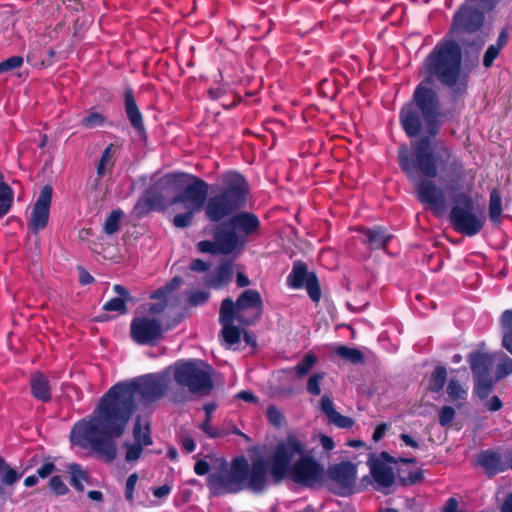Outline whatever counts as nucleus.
Wrapping results in <instances>:
<instances>
[{"instance_id": "11", "label": "nucleus", "mask_w": 512, "mask_h": 512, "mask_svg": "<svg viewBox=\"0 0 512 512\" xmlns=\"http://www.w3.org/2000/svg\"><path fill=\"white\" fill-rule=\"evenodd\" d=\"M162 334V324L154 317L136 316L131 321V338L140 345L154 343L162 337Z\"/></svg>"}, {"instance_id": "22", "label": "nucleus", "mask_w": 512, "mask_h": 512, "mask_svg": "<svg viewBox=\"0 0 512 512\" xmlns=\"http://www.w3.org/2000/svg\"><path fill=\"white\" fill-rule=\"evenodd\" d=\"M230 225L245 234H252L259 227L258 218L250 213H240L232 217L229 221Z\"/></svg>"}, {"instance_id": "6", "label": "nucleus", "mask_w": 512, "mask_h": 512, "mask_svg": "<svg viewBox=\"0 0 512 512\" xmlns=\"http://www.w3.org/2000/svg\"><path fill=\"white\" fill-rule=\"evenodd\" d=\"M223 187L210 195L205 207L208 220L218 222L245 206L248 186L242 175L226 173L222 177Z\"/></svg>"}, {"instance_id": "21", "label": "nucleus", "mask_w": 512, "mask_h": 512, "mask_svg": "<svg viewBox=\"0 0 512 512\" xmlns=\"http://www.w3.org/2000/svg\"><path fill=\"white\" fill-rule=\"evenodd\" d=\"M478 463L489 475H494L506 469V465L501 461L500 455L493 451H485L479 454Z\"/></svg>"}, {"instance_id": "2", "label": "nucleus", "mask_w": 512, "mask_h": 512, "mask_svg": "<svg viewBox=\"0 0 512 512\" xmlns=\"http://www.w3.org/2000/svg\"><path fill=\"white\" fill-rule=\"evenodd\" d=\"M320 474L319 465L306 454L304 443L296 436H289L265 458L253 456L251 466L244 457H237L230 464L221 461L220 471L210 475L208 485L214 494L237 493L244 489L259 493L268 486L270 478L275 483L288 477L310 484Z\"/></svg>"}, {"instance_id": "40", "label": "nucleus", "mask_w": 512, "mask_h": 512, "mask_svg": "<svg viewBox=\"0 0 512 512\" xmlns=\"http://www.w3.org/2000/svg\"><path fill=\"white\" fill-rule=\"evenodd\" d=\"M512 373V359L505 354H502L497 364L496 377L501 379Z\"/></svg>"}, {"instance_id": "24", "label": "nucleus", "mask_w": 512, "mask_h": 512, "mask_svg": "<svg viewBox=\"0 0 512 512\" xmlns=\"http://www.w3.org/2000/svg\"><path fill=\"white\" fill-rule=\"evenodd\" d=\"M113 290L117 296L106 302L103 306V309L106 311L126 313V303L131 300L130 294L121 285H115Z\"/></svg>"}, {"instance_id": "38", "label": "nucleus", "mask_w": 512, "mask_h": 512, "mask_svg": "<svg viewBox=\"0 0 512 512\" xmlns=\"http://www.w3.org/2000/svg\"><path fill=\"white\" fill-rule=\"evenodd\" d=\"M122 216L123 213L121 211H112L108 218L105 220L104 231L109 235L117 232L119 230V224Z\"/></svg>"}, {"instance_id": "16", "label": "nucleus", "mask_w": 512, "mask_h": 512, "mask_svg": "<svg viewBox=\"0 0 512 512\" xmlns=\"http://www.w3.org/2000/svg\"><path fill=\"white\" fill-rule=\"evenodd\" d=\"M417 196L419 200L428 205L435 213H442L445 209L446 200L444 192L431 180L417 182Z\"/></svg>"}, {"instance_id": "14", "label": "nucleus", "mask_w": 512, "mask_h": 512, "mask_svg": "<svg viewBox=\"0 0 512 512\" xmlns=\"http://www.w3.org/2000/svg\"><path fill=\"white\" fill-rule=\"evenodd\" d=\"M483 13L472 4L465 3L455 14L452 29L472 33L483 24Z\"/></svg>"}, {"instance_id": "8", "label": "nucleus", "mask_w": 512, "mask_h": 512, "mask_svg": "<svg viewBox=\"0 0 512 512\" xmlns=\"http://www.w3.org/2000/svg\"><path fill=\"white\" fill-rule=\"evenodd\" d=\"M416 154V162L409 158L407 146L399 148V164L406 175L412 180L417 181V170L427 177H435L437 174L436 160L439 164L448 161L450 152L444 145H437L435 148V157L430 153V141L422 139L413 143Z\"/></svg>"}, {"instance_id": "41", "label": "nucleus", "mask_w": 512, "mask_h": 512, "mask_svg": "<svg viewBox=\"0 0 512 512\" xmlns=\"http://www.w3.org/2000/svg\"><path fill=\"white\" fill-rule=\"evenodd\" d=\"M492 388L491 378L475 379V393L481 398H487Z\"/></svg>"}, {"instance_id": "9", "label": "nucleus", "mask_w": 512, "mask_h": 512, "mask_svg": "<svg viewBox=\"0 0 512 512\" xmlns=\"http://www.w3.org/2000/svg\"><path fill=\"white\" fill-rule=\"evenodd\" d=\"M167 369L170 379L191 393L207 394L212 389V369L202 361L177 362Z\"/></svg>"}, {"instance_id": "15", "label": "nucleus", "mask_w": 512, "mask_h": 512, "mask_svg": "<svg viewBox=\"0 0 512 512\" xmlns=\"http://www.w3.org/2000/svg\"><path fill=\"white\" fill-rule=\"evenodd\" d=\"M52 198V188L48 185L41 189L40 195L31 212L29 226L33 232L46 227L49 219V207Z\"/></svg>"}, {"instance_id": "32", "label": "nucleus", "mask_w": 512, "mask_h": 512, "mask_svg": "<svg viewBox=\"0 0 512 512\" xmlns=\"http://www.w3.org/2000/svg\"><path fill=\"white\" fill-rule=\"evenodd\" d=\"M333 351L341 358L348 360L352 363H360L363 360L362 353L355 348H350L344 345H336L333 347Z\"/></svg>"}, {"instance_id": "12", "label": "nucleus", "mask_w": 512, "mask_h": 512, "mask_svg": "<svg viewBox=\"0 0 512 512\" xmlns=\"http://www.w3.org/2000/svg\"><path fill=\"white\" fill-rule=\"evenodd\" d=\"M134 443H125L126 460L128 462L136 461L140 458L143 448L152 444L149 425L141 418H137L133 428Z\"/></svg>"}, {"instance_id": "52", "label": "nucleus", "mask_w": 512, "mask_h": 512, "mask_svg": "<svg viewBox=\"0 0 512 512\" xmlns=\"http://www.w3.org/2000/svg\"><path fill=\"white\" fill-rule=\"evenodd\" d=\"M198 249L199 251L203 253H220L218 250L217 241L211 242V241H201L198 243Z\"/></svg>"}, {"instance_id": "42", "label": "nucleus", "mask_w": 512, "mask_h": 512, "mask_svg": "<svg viewBox=\"0 0 512 512\" xmlns=\"http://www.w3.org/2000/svg\"><path fill=\"white\" fill-rule=\"evenodd\" d=\"M324 379L323 372L314 373L309 377L307 382V391L313 395H319L321 393L320 384Z\"/></svg>"}, {"instance_id": "62", "label": "nucleus", "mask_w": 512, "mask_h": 512, "mask_svg": "<svg viewBox=\"0 0 512 512\" xmlns=\"http://www.w3.org/2000/svg\"><path fill=\"white\" fill-rule=\"evenodd\" d=\"M387 425L386 424H380L379 426L376 427L374 433H373V439L374 441H379L383 435L385 434L386 430H387Z\"/></svg>"}, {"instance_id": "20", "label": "nucleus", "mask_w": 512, "mask_h": 512, "mask_svg": "<svg viewBox=\"0 0 512 512\" xmlns=\"http://www.w3.org/2000/svg\"><path fill=\"white\" fill-rule=\"evenodd\" d=\"M320 407L323 413L329 418V420L340 428H349L353 425V420L349 417L342 416L335 408L332 400L324 395L320 401Z\"/></svg>"}, {"instance_id": "7", "label": "nucleus", "mask_w": 512, "mask_h": 512, "mask_svg": "<svg viewBox=\"0 0 512 512\" xmlns=\"http://www.w3.org/2000/svg\"><path fill=\"white\" fill-rule=\"evenodd\" d=\"M461 64V52L457 43L444 42L438 44L427 56L422 66L425 82L434 78L443 84L452 86L456 83Z\"/></svg>"}, {"instance_id": "31", "label": "nucleus", "mask_w": 512, "mask_h": 512, "mask_svg": "<svg viewBox=\"0 0 512 512\" xmlns=\"http://www.w3.org/2000/svg\"><path fill=\"white\" fill-rule=\"evenodd\" d=\"M114 165V147L112 144L107 146L102 153L100 161L97 166L98 177H103L109 172Z\"/></svg>"}, {"instance_id": "50", "label": "nucleus", "mask_w": 512, "mask_h": 512, "mask_svg": "<svg viewBox=\"0 0 512 512\" xmlns=\"http://www.w3.org/2000/svg\"><path fill=\"white\" fill-rule=\"evenodd\" d=\"M267 416H268L269 421L275 426H279L282 423V420H283L282 413L275 406L268 407Z\"/></svg>"}, {"instance_id": "17", "label": "nucleus", "mask_w": 512, "mask_h": 512, "mask_svg": "<svg viewBox=\"0 0 512 512\" xmlns=\"http://www.w3.org/2000/svg\"><path fill=\"white\" fill-rule=\"evenodd\" d=\"M395 462L387 453H381L371 463V474L380 487H390L395 481Z\"/></svg>"}, {"instance_id": "19", "label": "nucleus", "mask_w": 512, "mask_h": 512, "mask_svg": "<svg viewBox=\"0 0 512 512\" xmlns=\"http://www.w3.org/2000/svg\"><path fill=\"white\" fill-rule=\"evenodd\" d=\"M496 360V355L478 354L471 359V369L475 379L490 378V371Z\"/></svg>"}, {"instance_id": "1", "label": "nucleus", "mask_w": 512, "mask_h": 512, "mask_svg": "<svg viewBox=\"0 0 512 512\" xmlns=\"http://www.w3.org/2000/svg\"><path fill=\"white\" fill-rule=\"evenodd\" d=\"M171 389L168 369L162 374H150L114 385L101 397L91 415L74 424L71 443L82 449L90 448L112 461L117 452L114 439L124 434L137 402L156 400Z\"/></svg>"}, {"instance_id": "5", "label": "nucleus", "mask_w": 512, "mask_h": 512, "mask_svg": "<svg viewBox=\"0 0 512 512\" xmlns=\"http://www.w3.org/2000/svg\"><path fill=\"white\" fill-rule=\"evenodd\" d=\"M413 100L415 105L409 103L401 111V123L406 133L411 137L421 131L436 134L440 115L436 93L426 87L424 81L415 90Z\"/></svg>"}, {"instance_id": "58", "label": "nucleus", "mask_w": 512, "mask_h": 512, "mask_svg": "<svg viewBox=\"0 0 512 512\" xmlns=\"http://www.w3.org/2000/svg\"><path fill=\"white\" fill-rule=\"evenodd\" d=\"M171 491V487L169 485H163L153 490V494L155 497L163 498L166 497Z\"/></svg>"}, {"instance_id": "59", "label": "nucleus", "mask_w": 512, "mask_h": 512, "mask_svg": "<svg viewBox=\"0 0 512 512\" xmlns=\"http://www.w3.org/2000/svg\"><path fill=\"white\" fill-rule=\"evenodd\" d=\"M320 443L325 450H332L334 448V442L329 436L321 435Z\"/></svg>"}, {"instance_id": "27", "label": "nucleus", "mask_w": 512, "mask_h": 512, "mask_svg": "<svg viewBox=\"0 0 512 512\" xmlns=\"http://www.w3.org/2000/svg\"><path fill=\"white\" fill-rule=\"evenodd\" d=\"M216 241L220 253L229 254L239 246L238 237L234 232L218 231Z\"/></svg>"}, {"instance_id": "29", "label": "nucleus", "mask_w": 512, "mask_h": 512, "mask_svg": "<svg viewBox=\"0 0 512 512\" xmlns=\"http://www.w3.org/2000/svg\"><path fill=\"white\" fill-rule=\"evenodd\" d=\"M232 276V268L230 264L221 265L209 278L206 280V284L212 287H221L230 281Z\"/></svg>"}, {"instance_id": "46", "label": "nucleus", "mask_w": 512, "mask_h": 512, "mask_svg": "<svg viewBox=\"0 0 512 512\" xmlns=\"http://www.w3.org/2000/svg\"><path fill=\"white\" fill-rule=\"evenodd\" d=\"M49 486L56 495H64L68 492V487L60 476L52 477L49 482Z\"/></svg>"}, {"instance_id": "51", "label": "nucleus", "mask_w": 512, "mask_h": 512, "mask_svg": "<svg viewBox=\"0 0 512 512\" xmlns=\"http://www.w3.org/2000/svg\"><path fill=\"white\" fill-rule=\"evenodd\" d=\"M137 481H138L137 474H132L127 479L125 497L130 502L133 500V491H134Z\"/></svg>"}, {"instance_id": "37", "label": "nucleus", "mask_w": 512, "mask_h": 512, "mask_svg": "<svg viewBox=\"0 0 512 512\" xmlns=\"http://www.w3.org/2000/svg\"><path fill=\"white\" fill-rule=\"evenodd\" d=\"M104 123L105 116L94 110L89 111L88 115L82 120V125L88 129L101 127L104 125Z\"/></svg>"}, {"instance_id": "3", "label": "nucleus", "mask_w": 512, "mask_h": 512, "mask_svg": "<svg viewBox=\"0 0 512 512\" xmlns=\"http://www.w3.org/2000/svg\"><path fill=\"white\" fill-rule=\"evenodd\" d=\"M181 183H186L184 190L171 202L182 205L185 210L173 219V224L178 228L191 225L194 214L202 209L207 197V184L190 175H169L157 182L147 193L148 203L153 207H160L165 204L168 194L178 189Z\"/></svg>"}, {"instance_id": "61", "label": "nucleus", "mask_w": 512, "mask_h": 512, "mask_svg": "<svg viewBox=\"0 0 512 512\" xmlns=\"http://www.w3.org/2000/svg\"><path fill=\"white\" fill-rule=\"evenodd\" d=\"M182 446L188 453H190L195 449V442L191 437L187 436L182 439Z\"/></svg>"}, {"instance_id": "23", "label": "nucleus", "mask_w": 512, "mask_h": 512, "mask_svg": "<svg viewBox=\"0 0 512 512\" xmlns=\"http://www.w3.org/2000/svg\"><path fill=\"white\" fill-rule=\"evenodd\" d=\"M364 234L363 243L371 245L373 248H384L390 241L392 235L388 234L383 228L375 227L373 229H361Z\"/></svg>"}, {"instance_id": "55", "label": "nucleus", "mask_w": 512, "mask_h": 512, "mask_svg": "<svg viewBox=\"0 0 512 512\" xmlns=\"http://www.w3.org/2000/svg\"><path fill=\"white\" fill-rule=\"evenodd\" d=\"M207 298H208V293L200 291V292L193 293L190 296L189 300L193 305H199V304L204 303L207 300Z\"/></svg>"}, {"instance_id": "60", "label": "nucleus", "mask_w": 512, "mask_h": 512, "mask_svg": "<svg viewBox=\"0 0 512 512\" xmlns=\"http://www.w3.org/2000/svg\"><path fill=\"white\" fill-rule=\"evenodd\" d=\"M237 398L242 399L246 402H256L257 397L250 391H242L237 394Z\"/></svg>"}, {"instance_id": "44", "label": "nucleus", "mask_w": 512, "mask_h": 512, "mask_svg": "<svg viewBox=\"0 0 512 512\" xmlns=\"http://www.w3.org/2000/svg\"><path fill=\"white\" fill-rule=\"evenodd\" d=\"M181 282V279L174 278L165 288L156 291L153 294V297L159 299L163 298L165 301H168V294L171 293L177 287H179L181 285Z\"/></svg>"}, {"instance_id": "28", "label": "nucleus", "mask_w": 512, "mask_h": 512, "mask_svg": "<svg viewBox=\"0 0 512 512\" xmlns=\"http://www.w3.org/2000/svg\"><path fill=\"white\" fill-rule=\"evenodd\" d=\"M14 199L11 187L4 181V176L0 172V217L6 215L10 210Z\"/></svg>"}, {"instance_id": "43", "label": "nucleus", "mask_w": 512, "mask_h": 512, "mask_svg": "<svg viewBox=\"0 0 512 512\" xmlns=\"http://www.w3.org/2000/svg\"><path fill=\"white\" fill-rule=\"evenodd\" d=\"M455 417V410L451 406H443L439 411V423L446 427L451 425Z\"/></svg>"}, {"instance_id": "53", "label": "nucleus", "mask_w": 512, "mask_h": 512, "mask_svg": "<svg viewBox=\"0 0 512 512\" xmlns=\"http://www.w3.org/2000/svg\"><path fill=\"white\" fill-rule=\"evenodd\" d=\"M210 421L211 420H208V418H206L205 422H203L200 426V428L210 437L212 438H215V437H218L220 435L218 429L214 428L211 426L210 424Z\"/></svg>"}, {"instance_id": "30", "label": "nucleus", "mask_w": 512, "mask_h": 512, "mask_svg": "<svg viewBox=\"0 0 512 512\" xmlns=\"http://www.w3.org/2000/svg\"><path fill=\"white\" fill-rule=\"evenodd\" d=\"M502 214V200L497 190H492L489 201V218L494 224H500Z\"/></svg>"}, {"instance_id": "18", "label": "nucleus", "mask_w": 512, "mask_h": 512, "mask_svg": "<svg viewBox=\"0 0 512 512\" xmlns=\"http://www.w3.org/2000/svg\"><path fill=\"white\" fill-rule=\"evenodd\" d=\"M330 475L343 489H349L355 482L356 469L351 463H341L331 468Z\"/></svg>"}, {"instance_id": "64", "label": "nucleus", "mask_w": 512, "mask_h": 512, "mask_svg": "<svg viewBox=\"0 0 512 512\" xmlns=\"http://www.w3.org/2000/svg\"><path fill=\"white\" fill-rule=\"evenodd\" d=\"M502 512H512V493L504 501Z\"/></svg>"}, {"instance_id": "4", "label": "nucleus", "mask_w": 512, "mask_h": 512, "mask_svg": "<svg viewBox=\"0 0 512 512\" xmlns=\"http://www.w3.org/2000/svg\"><path fill=\"white\" fill-rule=\"evenodd\" d=\"M262 313V299L256 290H245L234 303L231 299H224L220 307L219 321L222 325L221 334L229 344H236L240 340L241 330L234 325L237 321L243 325L255 322Z\"/></svg>"}, {"instance_id": "49", "label": "nucleus", "mask_w": 512, "mask_h": 512, "mask_svg": "<svg viewBox=\"0 0 512 512\" xmlns=\"http://www.w3.org/2000/svg\"><path fill=\"white\" fill-rule=\"evenodd\" d=\"M399 478L404 485H408L419 481L422 478V474L419 470L409 472L407 475H403L402 472L399 471Z\"/></svg>"}, {"instance_id": "39", "label": "nucleus", "mask_w": 512, "mask_h": 512, "mask_svg": "<svg viewBox=\"0 0 512 512\" xmlns=\"http://www.w3.org/2000/svg\"><path fill=\"white\" fill-rule=\"evenodd\" d=\"M316 363V357L313 354H306L304 359L295 366L298 377H303L313 368Z\"/></svg>"}, {"instance_id": "48", "label": "nucleus", "mask_w": 512, "mask_h": 512, "mask_svg": "<svg viewBox=\"0 0 512 512\" xmlns=\"http://www.w3.org/2000/svg\"><path fill=\"white\" fill-rule=\"evenodd\" d=\"M23 59L19 56H13L0 63V73L18 68L22 65Z\"/></svg>"}, {"instance_id": "63", "label": "nucleus", "mask_w": 512, "mask_h": 512, "mask_svg": "<svg viewBox=\"0 0 512 512\" xmlns=\"http://www.w3.org/2000/svg\"><path fill=\"white\" fill-rule=\"evenodd\" d=\"M79 281L81 284L87 285V284L92 283L93 277L84 269H80Z\"/></svg>"}, {"instance_id": "26", "label": "nucleus", "mask_w": 512, "mask_h": 512, "mask_svg": "<svg viewBox=\"0 0 512 512\" xmlns=\"http://www.w3.org/2000/svg\"><path fill=\"white\" fill-rule=\"evenodd\" d=\"M125 104H126V113L132 124V126L137 130L139 135L143 136L145 133L142 115L137 108L135 100L130 92L126 93L125 96Z\"/></svg>"}, {"instance_id": "35", "label": "nucleus", "mask_w": 512, "mask_h": 512, "mask_svg": "<svg viewBox=\"0 0 512 512\" xmlns=\"http://www.w3.org/2000/svg\"><path fill=\"white\" fill-rule=\"evenodd\" d=\"M446 369L444 367L438 366L435 368L431 375L429 388L434 392H439L444 387L446 381Z\"/></svg>"}, {"instance_id": "56", "label": "nucleus", "mask_w": 512, "mask_h": 512, "mask_svg": "<svg viewBox=\"0 0 512 512\" xmlns=\"http://www.w3.org/2000/svg\"><path fill=\"white\" fill-rule=\"evenodd\" d=\"M197 475H205L209 471V465L205 460H198L194 466Z\"/></svg>"}, {"instance_id": "25", "label": "nucleus", "mask_w": 512, "mask_h": 512, "mask_svg": "<svg viewBox=\"0 0 512 512\" xmlns=\"http://www.w3.org/2000/svg\"><path fill=\"white\" fill-rule=\"evenodd\" d=\"M31 391L34 397L41 401L51 398L49 381L42 373H35L30 380Z\"/></svg>"}, {"instance_id": "34", "label": "nucleus", "mask_w": 512, "mask_h": 512, "mask_svg": "<svg viewBox=\"0 0 512 512\" xmlns=\"http://www.w3.org/2000/svg\"><path fill=\"white\" fill-rule=\"evenodd\" d=\"M447 393L452 401H463L467 397V388L462 386L458 380L450 379L447 386Z\"/></svg>"}, {"instance_id": "33", "label": "nucleus", "mask_w": 512, "mask_h": 512, "mask_svg": "<svg viewBox=\"0 0 512 512\" xmlns=\"http://www.w3.org/2000/svg\"><path fill=\"white\" fill-rule=\"evenodd\" d=\"M68 473L71 476V485L77 490L84 489L83 482L86 481L87 475L77 464H70L68 466Z\"/></svg>"}, {"instance_id": "57", "label": "nucleus", "mask_w": 512, "mask_h": 512, "mask_svg": "<svg viewBox=\"0 0 512 512\" xmlns=\"http://www.w3.org/2000/svg\"><path fill=\"white\" fill-rule=\"evenodd\" d=\"M485 406L489 411H498L502 407V402L497 396H493Z\"/></svg>"}, {"instance_id": "47", "label": "nucleus", "mask_w": 512, "mask_h": 512, "mask_svg": "<svg viewBox=\"0 0 512 512\" xmlns=\"http://www.w3.org/2000/svg\"><path fill=\"white\" fill-rule=\"evenodd\" d=\"M502 334H512V309L506 310L500 317Z\"/></svg>"}, {"instance_id": "36", "label": "nucleus", "mask_w": 512, "mask_h": 512, "mask_svg": "<svg viewBox=\"0 0 512 512\" xmlns=\"http://www.w3.org/2000/svg\"><path fill=\"white\" fill-rule=\"evenodd\" d=\"M0 478H1L2 482L6 483L8 485L14 484L20 478V475L15 470L11 469L6 464L4 459H2L1 457H0Z\"/></svg>"}, {"instance_id": "10", "label": "nucleus", "mask_w": 512, "mask_h": 512, "mask_svg": "<svg viewBox=\"0 0 512 512\" xmlns=\"http://www.w3.org/2000/svg\"><path fill=\"white\" fill-rule=\"evenodd\" d=\"M450 221L458 232L474 236L482 230L486 217L477 213L469 198L462 196L450 212Z\"/></svg>"}, {"instance_id": "13", "label": "nucleus", "mask_w": 512, "mask_h": 512, "mask_svg": "<svg viewBox=\"0 0 512 512\" xmlns=\"http://www.w3.org/2000/svg\"><path fill=\"white\" fill-rule=\"evenodd\" d=\"M288 282L293 288L305 286L306 290L313 301L320 299V288L316 276L307 271V267L303 263H295Z\"/></svg>"}, {"instance_id": "54", "label": "nucleus", "mask_w": 512, "mask_h": 512, "mask_svg": "<svg viewBox=\"0 0 512 512\" xmlns=\"http://www.w3.org/2000/svg\"><path fill=\"white\" fill-rule=\"evenodd\" d=\"M55 470V466L53 463L51 462H48V463H45L44 465H42L40 468H38L37 470V475L41 478H46L48 477L50 474H52V472Z\"/></svg>"}, {"instance_id": "45", "label": "nucleus", "mask_w": 512, "mask_h": 512, "mask_svg": "<svg viewBox=\"0 0 512 512\" xmlns=\"http://www.w3.org/2000/svg\"><path fill=\"white\" fill-rule=\"evenodd\" d=\"M502 47V43L488 47L483 58V64L485 67H490L492 65L494 59L498 56Z\"/></svg>"}]
</instances>
